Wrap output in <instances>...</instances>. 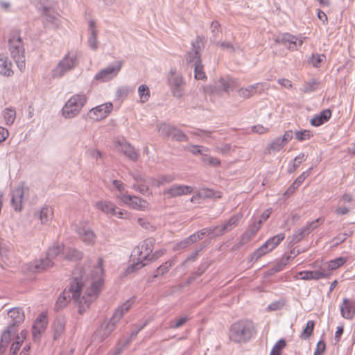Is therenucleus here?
<instances>
[{
    "mask_svg": "<svg viewBox=\"0 0 355 355\" xmlns=\"http://www.w3.org/2000/svg\"><path fill=\"white\" fill-rule=\"evenodd\" d=\"M349 210L346 207H340L336 209L335 212L337 215H345L349 213Z\"/></svg>",
    "mask_w": 355,
    "mask_h": 355,
    "instance_id": "obj_61",
    "label": "nucleus"
},
{
    "mask_svg": "<svg viewBox=\"0 0 355 355\" xmlns=\"http://www.w3.org/2000/svg\"><path fill=\"white\" fill-rule=\"evenodd\" d=\"M286 346V342L284 339H280L272 347L270 355H281L282 350Z\"/></svg>",
    "mask_w": 355,
    "mask_h": 355,
    "instance_id": "obj_43",
    "label": "nucleus"
},
{
    "mask_svg": "<svg viewBox=\"0 0 355 355\" xmlns=\"http://www.w3.org/2000/svg\"><path fill=\"white\" fill-rule=\"evenodd\" d=\"M121 67V64L119 63L116 67H109L106 69H104L99 71L96 75L95 76V79L100 80L101 82H105L107 81L114 76H116L119 71H120Z\"/></svg>",
    "mask_w": 355,
    "mask_h": 355,
    "instance_id": "obj_20",
    "label": "nucleus"
},
{
    "mask_svg": "<svg viewBox=\"0 0 355 355\" xmlns=\"http://www.w3.org/2000/svg\"><path fill=\"white\" fill-rule=\"evenodd\" d=\"M8 130L3 127H0V144L8 138Z\"/></svg>",
    "mask_w": 355,
    "mask_h": 355,
    "instance_id": "obj_56",
    "label": "nucleus"
},
{
    "mask_svg": "<svg viewBox=\"0 0 355 355\" xmlns=\"http://www.w3.org/2000/svg\"><path fill=\"white\" fill-rule=\"evenodd\" d=\"M53 327L56 333L55 336H59L64 331V325L60 322L55 323Z\"/></svg>",
    "mask_w": 355,
    "mask_h": 355,
    "instance_id": "obj_58",
    "label": "nucleus"
},
{
    "mask_svg": "<svg viewBox=\"0 0 355 355\" xmlns=\"http://www.w3.org/2000/svg\"><path fill=\"white\" fill-rule=\"evenodd\" d=\"M262 225V220L252 223L248 230H247L241 236L240 243L243 245L251 241L257 234Z\"/></svg>",
    "mask_w": 355,
    "mask_h": 355,
    "instance_id": "obj_23",
    "label": "nucleus"
},
{
    "mask_svg": "<svg viewBox=\"0 0 355 355\" xmlns=\"http://www.w3.org/2000/svg\"><path fill=\"white\" fill-rule=\"evenodd\" d=\"M306 157L304 153H300L294 159V166L298 167L300 164L306 159Z\"/></svg>",
    "mask_w": 355,
    "mask_h": 355,
    "instance_id": "obj_55",
    "label": "nucleus"
},
{
    "mask_svg": "<svg viewBox=\"0 0 355 355\" xmlns=\"http://www.w3.org/2000/svg\"><path fill=\"white\" fill-rule=\"evenodd\" d=\"M104 260L98 257L91 268L88 266L77 268L69 287L71 297L83 308L89 307L101 291L104 282Z\"/></svg>",
    "mask_w": 355,
    "mask_h": 355,
    "instance_id": "obj_1",
    "label": "nucleus"
},
{
    "mask_svg": "<svg viewBox=\"0 0 355 355\" xmlns=\"http://www.w3.org/2000/svg\"><path fill=\"white\" fill-rule=\"evenodd\" d=\"M113 107V104L107 102L91 109L88 112V116L94 121H101L110 115Z\"/></svg>",
    "mask_w": 355,
    "mask_h": 355,
    "instance_id": "obj_11",
    "label": "nucleus"
},
{
    "mask_svg": "<svg viewBox=\"0 0 355 355\" xmlns=\"http://www.w3.org/2000/svg\"><path fill=\"white\" fill-rule=\"evenodd\" d=\"M285 239L284 233L278 234L268 240L252 254V260H258L261 257L274 250Z\"/></svg>",
    "mask_w": 355,
    "mask_h": 355,
    "instance_id": "obj_6",
    "label": "nucleus"
},
{
    "mask_svg": "<svg viewBox=\"0 0 355 355\" xmlns=\"http://www.w3.org/2000/svg\"><path fill=\"white\" fill-rule=\"evenodd\" d=\"M257 333L254 323L249 320H241L234 322L229 329L231 341L241 343L249 341Z\"/></svg>",
    "mask_w": 355,
    "mask_h": 355,
    "instance_id": "obj_2",
    "label": "nucleus"
},
{
    "mask_svg": "<svg viewBox=\"0 0 355 355\" xmlns=\"http://www.w3.org/2000/svg\"><path fill=\"white\" fill-rule=\"evenodd\" d=\"M16 332V327L13 326H9L8 329L3 332L0 340V354H3L10 341L13 338H16L17 336Z\"/></svg>",
    "mask_w": 355,
    "mask_h": 355,
    "instance_id": "obj_16",
    "label": "nucleus"
},
{
    "mask_svg": "<svg viewBox=\"0 0 355 355\" xmlns=\"http://www.w3.org/2000/svg\"><path fill=\"white\" fill-rule=\"evenodd\" d=\"M280 42L286 48L291 51H295L298 46H301L304 42L303 39L298 38L295 35L286 33L280 38Z\"/></svg>",
    "mask_w": 355,
    "mask_h": 355,
    "instance_id": "obj_19",
    "label": "nucleus"
},
{
    "mask_svg": "<svg viewBox=\"0 0 355 355\" xmlns=\"http://www.w3.org/2000/svg\"><path fill=\"white\" fill-rule=\"evenodd\" d=\"M168 135H171L178 141H184L186 139V135L184 134L175 129L171 131Z\"/></svg>",
    "mask_w": 355,
    "mask_h": 355,
    "instance_id": "obj_47",
    "label": "nucleus"
},
{
    "mask_svg": "<svg viewBox=\"0 0 355 355\" xmlns=\"http://www.w3.org/2000/svg\"><path fill=\"white\" fill-rule=\"evenodd\" d=\"M295 135V139L299 141L308 140L313 136V132L309 130H302L296 131Z\"/></svg>",
    "mask_w": 355,
    "mask_h": 355,
    "instance_id": "obj_42",
    "label": "nucleus"
},
{
    "mask_svg": "<svg viewBox=\"0 0 355 355\" xmlns=\"http://www.w3.org/2000/svg\"><path fill=\"white\" fill-rule=\"evenodd\" d=\"M78 234L81 241L87 245H94L96 242V236L94 232L88 228L79 229Z\"/></svg>",
    "mask_w": 355,
    "mask_h": 355,
    "instance_id": "obj_24",
    "label": "nucleus"
},
{
    "mask_svg": "<svg viewBox=\"0 0 355 355\" xmlns=\"http://www.w3.org/2000/svg\"><path fill=\"white\" fill-rule=\"evenodd\" d=\"M89 25L91 30V35L88 40L89 45L92 49L96 50L98 48V41L97 31L95 28V22L94 21H90Z\"/></svg>",
    "mask_w": 355,
    "mask_h": 355,
    "instance_id": "obj_35",
    "label": "nucleus"
},
{
    "mask_svg": "<svg viewBox=\"0 0 355 355\" xmlns=\"http://www.w3.org/2000/svg\"><path fill=\"white\" fill-rule=\"evenodd\" d=\"M0 73L5 76H10L13 74L12 63L3 54H0Z\"/></svg>",
    "mask_w": 355,
    "mask_h": 355,
    "instance_id": "obj_30",
    "label": "nucleus"
},
{
    "mask_svg": "<svg viewBox=\"0 0 355 355\" xmlns=\"http://www.w3.org/2000/svg\"><path fill=\"white\" fill-rule=\"evenodd\" d=\"M293 137V135H292V132L291 131H286L283 137L281 138L280 137V139L282 141H283V144L284 145H286L289 141L291 140Z\"/></svg>",
    "mask_w": 355,
    "mask_h": 355,
    "instance_id": "obj_57",
    "label": "nucleus"
},
{
    "mask_svg": "<svg viewBox=\"0 0 355 355\" xmlns=\"http://www.w3.org/2000/svg\"><path fill=\"white\" fill-rule=\"evenodd\" d=\"M116 200L128 207L139 211H147L150 209L148 202L135 196L118 194L116 195Z\"/></svg>",
    "mask_w": 355,
    "mask_h": 355,
    "instance_id": "obj_9",
    "label": "nucleus"
},
{
    "mask_svg": "<svg viewBox=\"0 0 355 355\" xmlns=\"http://www.w3.org/2000/svg\"><path fill=\"white\" fill-rule=\"evenodd\" d=\"M241 217L239 215L232 216L225 223L221 226L215 227L213 234L216 236H220L225 232L231 231L239 223Z\"/></svg>",
    "mask_w": 355,
    "mask_h": 355,
    "instance_id": "obj_18",
    "label": "nucleus"
},
{
    "mask_svg": "<svg viewBox=\"0 0 355 355\" xmlns=\"http://www.w3.org/2000/svg\"><path fill=\"white\" fill-rule=\"evenodd\" d=\"M285 145L281 141L280 137L275 139L267 147L266 150L268 153L270 154L272 152L279 151Z\"/></svg>",
    "mask_w": 355,
    "mask_h": 355,
    "instance_id": "obj_38",
    "label": "nucleus"
},
{
    "mask_svg": "<svg viewBox=\"0 0 355 355\" xmlns=\"http://www.w3.org/2000/svg\"><path fill=\"white\" fill-rule=\"evenodd\" d=\"M252 131L259 134H265L268 132V129L261 125H257L252 127Z\"/></svg>",
    "mask_w": 355,
    "mask_h": 355,
    "instance_id": "obj_53",
    "label": "nucleus"
},
{
    "mask_svg": "<svg viewBox=\"0 0 355 355\" xmlns=\"http://www.w3.org/2000/svg\"><path fill=\"white\" fill-rule=\"evenodd\" d=\"M8 316L10 320V323H12L10 326L13 327H15V324L23 322L25 317L23 311L19 308L10 309L8 313Z\"/></svg>",
    "mask_w": 355,
    "mask_h": 355,
    "instance_id": "obj_29",
    "label": "nucleus"
},
{
    "mask_svg": "<svg viewBox=\"0 0 355 355\" xmlns=\"http://www.w3.org/2000/svg\"><path fill=\"white\" fill-rule=\"evenodd\" d=\"M115 150L125 155L127 157L132 160L138 159V153L135 148L125 140H116L114 143Z\"/></svg>",
    "mask_w": 355,
    "mask_h": 355,
    "instance_id": "obj_12",
    "label": "nucleus"
},
{
    "mask_svg": "<svg viewBox=\"0 0 355 355\" xmlns=\"http://www.w3.org/2000/svg\"><path fill=\"white\" fill-rule=\"evenodd\" d=\"M65 248L62 244L53 245L49 250L48 257L42 259L39 263L35 265V268L38 271L44 270L53 266V263L51 259L59 257L61 259H64Z\"/></svg>",
    "mask_w": 355,
    "mask_h": 355,
    "instance_id": "obj_8",
    "label": "nucleus"
},
{
    "mask_svg": "<svg viewBox=\"0 0 355 355\" xmlns=\"http://www.w3.org/2000/svg\"><path fill=\"white\" fill-rule=\"evenodd\" d=\"M133 304V299L128 300L115 311L113 314V320L115 321H119L123 315L130 310Z\"/></svg>",
    "mask_w": 355,
    "mask_h": 355,
    "instance_id": "obj_32",
    "label": "nucleus"
},
{
    "mask_svg": "<svg viewBox=\"0 0 355 355\" xmlns=\"http://www.w3.org/2000/svg\"><path fill=\"white\" fill-rule=\"evenodd\" d=\"M119 321L113 320L112 316L109 321L105 322L101 325L98 330V334L102 337V338L108 336L114 331L116 324Z\"/></svg>",
    "mask_w": 355,
    "mask_h": 355,
    "instance_id": "obj_27",
    "label": "nucleus"
},
{
    "mask_svg": "<svg viewBox=\"0 0 355 355\" xmlns=\"http://www.w3.org/2000/svg\"><path fill=\"white\" fill-rule=\"evenodd\" d=\"M77 64V56L75 54L66 55L53 70V76L60 78Z\"/></svg>",
    "mask_w": 355,
    "mask_h": 355,
    "instance_id": "obj_10",
    "label": "nucleus"
},
{
    "mask_svg": "<svg viewBox=\"0 0 355 355\" xmlns=\"http://www.w3.org/2000/svg\"><path fill=\"white\" fill-rule=\"evenodd\" d=\"M347 261L346 257H339L335 259L331 260L327 263L328 269L329 270H336L342 266H343Z\"/></svg>",
    "mask_w": 355,
    "mask_h": 355,
    "instance_id": "obj_39",
    "label": "nucleus"
},
{
    "mask_svg": "<svg viewBox=\"0 0 355 355\" xmlns=\"http://www.w3.org/2000/svg\"><path fill=\"white\" fill-rule=\"evenodd\" d=\"M325 56L324 55H313L312 64L314 67H318L320 66L321 62L324 60Z\"/></svg>",
    "mask_w": 355,
    "mask_h": 355,
    "instance_id": "obj_52",
    "label": "nucleus"
},
{
    "mask_svg": "<svg viewBox=\"0 0 355 355\" xmlns=\"http://www.w3.org/2000/svg\"><path fill=\"white\" fill-rule=\"evenodd\" d=\"M258 85L259 84H257L256 85L249 86L247 88H241L238 92L239 95L243 98H250L256 94Z\"/></svg>",
    "mask_w": 355,
    "mask_h": 355,
    "instance_id": "obj_37",
    "label": "nucleus"
},
{
    "mask_svg": "<svg viewBox=\"0 0 355 355\" xmlns=\"http://www.w3.org/2000/svg\"><path fill=\"white\" fill-rule=\"evenodd\" d=\"M203 162L206 164L214 166H219L220 164V162L218 159H217L216 157H209L205 158L203 159Z\"/></svg>",
    "mask_w": 355,
    "mask_h": 355,
    "instance_id": "obj_51",
    "label": "nucleus"
},
{
    "mask_svg": "<svg viewBox=\"0 0 355 355\" xmlns=\"http://www.w3.org/2000/svg\"><path fill=\"white\" fill-rule=\"evenodd\" d=\"M323 222V220L321 218H318L315 220H313L310 223L307 224L306 226L304 227V232H310L311 231H313L315 230L319 225L322 224Z\"/></svg>",
    "mask_w": 355,
    "mask_h": 355,
    "instance_id": "obj_45",
    "label": "nucleus"
},
{
    "mask_svg": "<svg viewBox=\"0 0 355 355\" xmlns=\"http://www.w3.org/2000/svg\"><path fill=\"white\" fill-rule=\"evenodd\" d=\"M278 83L281 85H282V86H284V87H285L286 88H291L292 87L291 82L289 80L286 79V78L279 79L278 80Z\"/></svg>",
    "mask_w": 355,
    "mask_h": 355,
    "instance_id": "obj_63",
    "label": "nucleus"
},
{
    "mask_svg": "<svg viewBox=\"0 0 355 355\" xmlns=\"http://www.w3.org/2000/svg\"><path fill=\"white\" fill-rule=\"evenodd\" d=\"M169 85L174 96L180 97L183 94L184 83L182 78L171 72V77L168 78Z\"/></svg>",
    "mask_w": 355,
    "mask_h": 355,
    "instance_id": "obj_15",
    "label": "nucleus"
},
{
    "mask_svg": "<svg viewBox=\"0 0 355 355\" xmlns=\"http://www.w3.org/2000/svg\"><path fill=\"white\" fill-rule=\"evenodd\" d=\"M135 180L137 181V184L134 185L135 189L139 190L141 193H145L148 189V186L142 183V178H135Z\"/></svg>",
    "mask_w": 355,
    "mask_h": 355,
    "instance_id": "obj_46",
    "label": "nucleus"
},
{
    "mask_svg": "<svg viewBox=\"0 0 355 355\" xmlns=\"http://www.w3.org/2000/svg\"><path fill=\"white\" fill-rule=\"evenodd\" d=\"M331 116V111L329 109L322 110L318 114H315L311 119L310 123L315 127L320 126L329 120Z\"/></svg>",
    "mask_w": 355,
    "mask_h": 355,
    "instance_id": "obj_25",
    "label": "nucleus"
},
{
    "mask_svg": "<svg viewBox=\"0 0 355 355\" xmlns=\"http://www.w3.org/2000/svg\"><path fill=\"white\" fill-rule=\"evenodd\" d=\"M47 324V314L46 312H42L37 316L33 325L32 331L34 338L39 337L44 332Z\"/></svg>",
    "mask_w": 355,
    "mask_h": 355,
    "instance_id": "obj_17",
    "label": "nucleus"
},
{
    "mask_svg": "<svg viewBox=\"0 0 355 355\" xmlns=\"http://www.w3.org/2000/svg\"><path fill=\"white\" fill-rule=\"evenodd\" d=\"M2 116L6 125H11L16 118V111L13 108H6L2 112Z\"/></svg>",
    "mask_w": 355,
    "mask_h": 355,
    "instance_id": "obj_36",
    "label": "nucleus"
},
{
    "mask_svg": "<svg viewBox=\"0 0 355 355\" xmlns=\"http://www.w3.org/2000/svg\"><path fill=\"white\" fill-rule=\"evenodd\" d=\"M155 241L152 239H147L141 242L132 251L131 254L133 262V268L139 269L150 262L152 252Z\"/></svg>",
    "mask_w": 355,
    "mask_h": 355,
    "instance_id": "obj_3",
    "label": "nucleus"
},
{
    "mask_svg": "<svg viewBox=\"0 0 355 355\" xmlns=\"http://www.w3.org/2000/svg\"><path fill=\"white\" fill-rule=\"evenodd\" d=\"M70 301V296L67 292L64 291L58 298L56 302V307L62 309L65 307Z\"/></svg>",
    "mask_w": 355,
    "mask_h": 355,
    "instance_id": "obj_41",
    "label": "nucleus"
},
{
    "mask_svg": "<svg viewBox=\"0 0 355 355\" xmlns=\"http://www.w3.org/2000/svg\"><path fill=\"white\" fill-rule=\"evenodd\" d=\"M25 192V189L23 186H19L16 188L12 194L11 205L16 211H21L23 206V196Z\"/></svg>",
    "mask_w": 355,
    "mask_h": 355,
    "instance_id": "obj_22",
    "label": "nucleus"
},
{
    "mask_svg": "<svg viewBox=\"0 0 355 355\" xmlns=\"http://www.w3.org/2000/svg\"><path fill=\"white\" fill-rule=\"evenodd\" d=\"M193 191V188L187 185L175 184L164 191V194L169 197H178L187 195Z\"/></svg>",
    "mask_w": 355,
    "mask_h": 355,
    "instance_id": "obj_21",
    "label": "nucleus"
},
{
    "mask_svg": "<svg viewBox=\"0 0 355 355\" xmlns=\"http://www.w3.org/2000/svg\"><path fill=\"white\" fill-rule=\"evenodd\" d=\"M113 184L116 187V189L118 190V193L116 194V196L118 194H121V193L128 194L125 192V186L123 182H121L119 180H114Z\"/></svg>",
    "mask_w": 355,
    "mask_h": 355,
    "instance_id": "obj_48",
    "label": "nucleus"
},
{
    "mask_svg": "<svg viewBox=\"0 0 355 355\" xmlns=\"http://www.w3.org/2000/svg\"><path fill=\"white\" fill-rule=\"evenodd\" d=\"M340 200L344 202H350L352 200V196L349 193H345L341 196Z\"/></svg>",
    "mask_w": 355,
    "mask_h": 355,
    "instance_id": "obj_64",
    "label": "nucleus"
},
{
    "mask_svg": "<svg viewBox=\"0 0 355 355\" xmlns=\"http://www.w3.org/2000/svg\"><path fill=\"white\" fill-rule=\"evenodd\" d=\"M312 168H309L308 171L303 172L299 177L297 178L295 181V184H302V183L310 175L311 170Z\"/></svg>",
    "mask_w": 355,
    "mask_h": 355,
    "instance_id": "obj_50",
    "label": "nucleus"
},
{
    "mask_svg": "<svg viewBox=\"0 0 355 355\" xmlns=\"http://www.w3.org/2000/svg\"><path fill=\"white\" fill-rule=\"evenodd\" d=\"M138 93L141 103L148 101L150 97V90L147 85H141L138 88Z\"/></svg>",
    "mask_w": 355,
    "mask_h": 355,
    "instance_id": "obj_40",
    "label": "nucleus"
},
{
    "mask_svg": "<svg viewBox=\"0 0 355 355\" xmlns=\"http://www.w3.org/2000/svg\"><path fill=\"white\" fill-rule=\"evenodd\" d=\"M87 102V97L83 94L72 96L62 108V114L65 118L76 116Z\"/></svg>",
    "mask_w": 355,
    "mask_h": 355,
    "instance_id": "obj_5",
    "label": "nucleus"
},
{
    "mask_svg": "<svg viewBox=\"0 0 355 355\" xmlns=\"http://www.w3.org/2000/svg\"><path fill=\"white\" fill-rule=\"evenodd\" d=\"M325 349H326L325 343L322 340H320L317 344L315 352L322 355L324 354Z\"/></svg>",
    "mask_w": 355,
    "mask_h": 355,
    "instance_id": "obj_54",
    "label": "nucleus"
},
{
    "mask_svg": "<svg viewBox=\"0 0 355 355\" xmlns=\"http://www.w3.org/2000/svg\"><path fill=\"white\" fill-rule=\"evenodd\" d=\"M44 21L46 26L49 25L55 28H59L61 24L60 15L49 10L45 11Z\"/></svg>",
    "mask_w": 355,
    "mask_h": 355,
    "instance_id": "obj_28",
    "label": "nucleus"
},
{
    "mask_svg": "<svg viewBox=\"0 0 355 355\" xmlns=\"http://www.w3.org/2000/svg\"><path fill=\"white\" fill-rule=\"evenodd\" d=\"M164 253H165V250H163V249L156 250L154 252H152L153 257H151L150 262L154 260H156L157 259H158L159 257L162 256Z\"/></svg>",
    "mask_w": 355,
    "mask_h": 355,
    "instance_id": "obj_60",
    "label": "nucleus"
},
{
    "mask_svg": "<svg viewBox=\"0 0 355 355\" xmlns=\"http://www.w3.org/2000/svg\"><path fill=\"white\" fill-rule=\"evenodd\" d=\"M83 257V252L78 250L75 248H67L64 250V259L76 261L80 260Z\"/></svg>",
    "mask_w": 355,
    "mask_h": 355,
    "instance_id": "obj_33",
    "label": "nucleus"
},
{
    "mask_svg": "<svg viewBox=\"0 0 355 355\" xmlns=\"http://www.w3.org/2000/svg\"><path fill=\"white\" fill-rule=\"evenodd\" d=\"M27 335L26 331H21L19 335L16 337V341L12 343L10 349V355H15L19 349L21 343L26 339Z\"/></svg>",
    "mask_w": 355,
    "mask_h": 355,
    "instance_id": "obj_34",
    "label": "nucleus"
},
{
    "mask_svg": "<svg viewBox=\"0 0 355 355\" xmlns=\"http://www.w3.org/2000/svg\"><path fill=\"white\" fill-rule=\"evenodd\" d=\"M318 17L320 20H321L323 24H326L327 22L328 18L327 15L321 10H318Z\"/></svg>",
    "mask_w": 355,
    "mask_h": 355,
    "instance_id": "obj_62",
    "label": "nucleus"
},
{
    "mask_svg": "<svg viewBox=\"0 0 355 355\" xmlns=\"http://www.w3.org/2000/svg\"><path fill=\"white\" fill-rule=\"evenodd\" d=\"M314 326H315V322L313 320L308 321L306 323V327L304 328V329L303 330V331L302 332V334L300 335V337L304 339L309 338L313 333Z\"/></svg>",
    "mask_w": 355,
    "mask_h": 355,
    "instance_id": "obj_44",
    "label": "nucleus"
},
{
    "mask_svg": "<svg viewBox=\"0 0 355 355\" xmlns=\"http://www.w3.org/2000/svg\"><path fill=\"white\" fill-rule=\"evenodd\" d=\"M205 196L207 197H214V198H220L221 194L220 192L214 193L212 190L210 189H205L204 190Z\"/></svg>",
    "mask_w": 355,
    "mask_h": 355,
    "instance_id": "obj_59",
    "label": "nucleus"
},
{
    "mask_svg": "<svg viewBox=\"0 0 355 355\" xmlns=\"http://www.w3.org/2000/svg\"><path fill=\"white\" fill-rule=\"evenodd\" d=\"M8 49L19 69L24 70L26 66L24 48L19 32L14 31L10 34Z\"/></svg>",
    "mask_w": 355,
    "mask_h": 355,
    "instance_id": "obj_4",
    "label": "nucleus"
},
{
    "mask_svg": "<svg viewBox=\"0 0 355 355\" xmlns=\"http://www.w3.org/2000/svg\"><path fill=\"white\" fill-rule=\"evenodd\" d=\"M37 216L42 224L48 225L53 218V209L50 206H44L38 212Z\"/></svg>",
    "mask_w": 355,
    "mask_h": 355,
    "instance_id": "obj_26",
    "label": "nucleus"
},
{
    "mask_svg": "<svg viewBox=\"0 0 355 355\" xmlns=\"http://www.w3.org/2000/svg\"><path fill=\"white\" fill-rule=\"evenodd\" d=\"M195 56L193 60L189 58V62H195V78L198 80H204L206 78L205 72L202 70V65L200 60V55L198 51L194 53Z\"/></svg>",
    "mask_w": 355,
    "mask_h": 355,
    "instance_id": "obj_31",
    "label": "nucleus"
},
{
    "mask_svg": "<svg viewBox=\"0 0 355 355\" xmlns=\"http://www.w3.org/2000/svg\"><path fill=\"white\" fill-rule=\"evenodd\" d=\"M341 316L347 320H352L355 316V298H343L340 305Z\"/></svg>",
    "mask_w": 355,
    "mask_h": 355,
    "instance_id": "obj_13",
    "label": "nucleus"
},
{
    "mask_svg": "<svg viewBox=\"0 0 355 355\" xmlns=\"http://www.w3.org/2000/svg\"><path fill=\"white\" fill-rule=\"evenodd\" d=\"M189 318L187 317H182L180 318L176 319L173 322V324H171V327L173 328H179L182 327L183 324L186 323L187 321H188Z\"/></svg>",
    "mask_w": 355,
    "mask_h": 355,
    "instance_id": "obj_49",
    "label": "nucleus"
},
{
    "mask_svg": "<svg viewBox=\"0 0 355 355\" xmlns=\"http://www.w3.org/2000/svg\"><path fill=\"white\" fill-rule=\"evenodd\" d=\"M329 276L327 273L321 270L309 271L304 270L297 272L293 276L295 280H318Z\"/></svg>",
    "mask_w": 355,
    "mask_h": 355,
    "instance_id": "obj_14",
    "label": "nucleus"
},
{
    "mask_svg": "<svg viewBox=\"0 0 355 355\" xmlns=\"http://www.w3.org/2000/svg\"><path fill=\"white\" fill-rule=\"evenodd\" d=\"M96 208L105 214L112 216H116L121 219H128L131 214L125 209L118 208L113 202L107 200H101L97 202L95 205Z\"/></svg>",
    "mask_w": 355,
    "mask_h": 355,
    "instance_id": "obj_7",
    "label": "nucleus"
}]
</instances>
